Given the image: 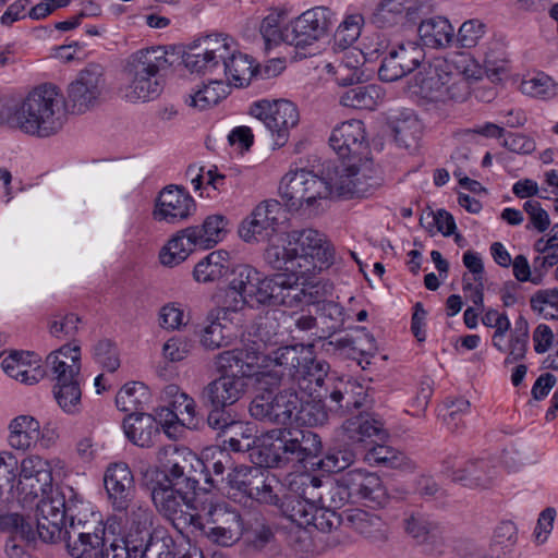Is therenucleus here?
Returning <instances> with one entry per match:
<instances>
[{
	"label": "nucleus",
	"instance_id": "obj_26",
	"mask_svg": "<svg viewBox=\"0 0 558 558\" xmlns=\"http://www.w3.org/2000/svg\"><path fill=\"white\" fill-rule=\"evenodd\" d=\"M53 381L81 379L82 352L75 342L51 351L45 360Z\"/></svg>",
	"mask_w": 558,
	"mask_h": 558
},
{
	"label": "nucleus",
	"instance_id": "obj_23",
	"mask_svg": "<svg viewBox=\"0 0 558 558\" xmlns=\"http://www.w3.org/2000/svg\"><path fill=\"white\" fill-rule=\"evenodd\" d=\"M347 475L353 502H364L378 507H383L387 504L389 495L383 480L377 473L364 469H354L348 471Z\"/></svg>",
	"mask_w": 558,
	"mask_h": 558
},
{
	"label": "nucleus",
	"instance_id": "obj_1",
	"mask_svg": "<svg viewBox=\"0 0 558 558\" xmlns=\"http://www.w3.org/2000/svg\"><path fill=\"white\" fill-rule=\"evenodd\" d=\"M264 257L281 272L267 277L248 265H240L250 307L315 304L332 295V283L319 275L332 265L333 248L318 230H291L270 242Z\"/></svg>",
	"mask_w": 558,
	"mask_h": 558
},
{
	"label": "nucleus",
	"instance_id": "obj_5",
	"mask_svg": "<svg viewBox=\"0 0 558 558\" xmlns=\"http://www.w3.org/2000/svg\"><path fill=\"white\" fill-rule=\"evenodd\" d=\"M279 196L289 213L311 218L325 209L331 198L330 185L313 171L290 170L281 178Z\"/></svg>",
	"mask_w": 558,
	"mask_h": 558
},
{
	"label": "nucleus",
	"instance_id": "obj_57",
	"mask_svg": "<svg viewBox=\"0 0 558 558\" xmlns=\"http://www.w3.org/2000/svg\"><path fill=\"white\" fill-rule=\"evenodd\" d=\"M20 461L11 451H0V502L5 500L17 478Z\"/></svg>",
	"mask_w": 558,
	"mask_h": 558
},
{
	"label": "nucleus",
	"instance_id": "obj_10",
	"mask_svg": "<svg viewBox=\"0 0 558 558\" xmlns=\"http://www.w3.org/2000/svg\"><path fill=\"white\" fill-rule=\"evenodd\" d=\"M65 475L66 464L59 458L46 459L37 453L24 457L19 463L16 478L20 500L25 505H34L38 497L53 487L54 476Z\"/></svg>",
	"mask_w": 558,
	"mask_h": 558
},
{
	"label": "nucleus",
	"instance_id": "obj_20",
	"mask_svg": "<svg viewBox=\"0 0 558 558\" xmlns=\"http://www.w3.org/2000/svg\"><path fill=\"white\" fill-rule=\"evenodd\" d=\"M34 504L39 537L45 542H56L61 538L69 505L63 493L51 487Z\"/></svg>",
	"mask_w": 558,
	"mask_h": 558
},
{
	"label": "nucleus",
	"instance_id": "obj_53",
	"mask_svg": "<svg viewBox=\"0 0 558 558\" xmlns=\"http://www.w3.org/2000/svg\"><path fill=\"white\" fill-rule=\"evenodd\" d=\"M487 33V25L480 19H470L464 21L454 35L459 47L471 49L481 45Z\"/></svg>",
	"mask_w": 558,
	"mask_h": 558
},
{
	"label": "nucleus",
	"instance_id": "obj_64",
	"mask_svg": "<svg viewBox=\"0 0 558 558\" xmlns=\"http://www.w3.org/2000/svg\"><path fill=\"white\" fill-rule=\"evenodd\" d=\"M531 307L546 318H558V289L535 293L531 298Z\"/></svg>",
	"mask_w": 558,
	"mask_h": 558
},
{
	"label": "nucleus",
	"instance_id": "obj_7",
	"mask_svg": "<svg viewBox=\"0 0 558 558\" xmlns=\"http://www.w3.org/2000/svg\"><path fill=\"white\" fill-rule=\"evenodd\" d=\"M300 481L301 474L290 483V493L284 496L280 508L291 522L304 529L299 536L300 547L302 554H308L312 551V544L305 529L313 526L318 531L329 532L338 523V517L333 511L319 509L316 498L303 496Z\"/></svg>",
	"mask_w": 558,
	"mask_h": 558
},
{
	"label": "nucleus",
	"instance_id": "obj_41",
	"mask_svg": "<svg viewBox=\"0 0 558 558\" xmlns=\"http://www.w3.org/2000/svg\"><path fill=\"white\" fill-rule=\"evenodd\" d=\"M123 430L130 441L140 447H149L158 435V423L147 413H132L123 421Z\"/></svg>",
	"mask_w": 558,
	"mask_h": 558
},
{
	"label": "nucleus",
	"instance_id": "obj_39",
	"mask_svg": "<svg viewBox=\"0 0 558 558\" xmlns=\"http://www.w3.org/2000/svg\"><path fill=\"white\" fill-rule=\"evenodd\" d=\"M196 248L198 240L191 227L179 231L159 253L160 263L167 267H174L183 263Z\"/></svg>",
	"mask_w": 558,
	"mask_h": 558
},
{
	"label": "nucleus",
	"instance_id": "obj_12",
	"mask_svg": "<svg viewBox=\"0 0 558 558\" xmlns=\"http://www.w3.org/2000/svg\"><path fill=\"white\" fill-rule=\"evenodd\" d=\"M114 511L123 513L124 539L133 549L134 556L148 549H165L167 547L165 538L154 536L155 514L146 501L134 498L126 501L125 507L114 509Z\"/></svg>",
	"mask_w": 558,
	"mask_h": 558
},
{
	"label": "nucleus",
	"instance_id": "obj_27",
	"mask_svg": "<svg viewBox=\"0 0 558 558\" xmlns=\"http://www.w3.org/2000/svg\"><path fill=\"white\" fill-rule=\"evenodd\" d=\"M331 148L341 157H356L366 148L364 124L360 120H349L336 126L329 138Z\"/></svg>",
	"mask_w": 558,
	"mask_h": 558
},
{
	"label": "nucleus",
	"instance_id": "obj_2",
	"mask_svg": "<svg viewBox=\"0 0 558 558\" xmlns=\"http://www.w3.org/2000/svg\"><path fill=\"white\" fill-rule=\"evenodd\" d=\"M185 68L214 78L189 93L187 107L204 111L217 106L229 94V86L250 84L255 72L252 59L239 51L231 38L215 34L190 44L182 56Z\"/></svg>",
	"mask_w": 558,
	"mask_h": 558
},
{
	"label": "nucleus",
	"instance_id": "obj_29",
	"mask_svg": "<svg viewBox=\"0 0 558 558\" xmlns=\"http://www.w3.org/2000/svg\"><path fill=\"white\" fill-rule=\"evenodd\" d=\"M170 65L163 46H151L134 51L125 61L124 73L158 77V73Z\"/></svg>",
	"mask_w": 558,
	"mask_h": 558
},
{
	"label": "nucleus",
	"instance_id": "obj_14",
	"mask_svg": "<svg viewBox=\"0 0 558 558\" xmlns=\"http://www.w3.org/2000/svg\"><path fill=\"white\" fill-rule=\"evenodd\" d=\"M248 114L268 130L275 148L283 147L288 143L291 130L300 121L298 107L286 99L255 101L250 106Z\"/></svg>",
	"mask_w": 558,
	"mask_h": 558
},
{
	"label": "nucleus",
	"instance_id": "obj_43",
	"mask_svg": "<svg viewBox=\"0 0 558 558\" xmlns=\"http://www.w3.org/2000/svg\"><path fill=\"white\" fill-rule=\"evenodd\" d=\"M483 66L485 73L493 80L499 78L500 74L507 71L508 57L506 46L499 38L492 37L481 44Z\"/></svg>",
	"mask_w": 558,
	"mask_h": 558
},
{
	"label": "nucleus",
	"instance_id": "obj_30",
	"mask_svg": "<svg viewBox=\"0 0 558 558\" xmlns=\"http://www.w3.org/2000/svg\"><path fill=\"white\" fill-rule=\"evenodd\" d=\"M365 62V53L361 49L352 47L344 52L339 62L328 63L325 69L339 86H349L362 82L366 76Z\"/></svg>",
	"mask_w": 558,
	"mask_h": 558
},
{
	"label": "nucleus",
	"instance_id": "obj_47",
	"mask_svg": "<svg viewBox=\"0 0 558 558\" xmlns=\"http://www.w3.org/2000/svg\"><path fill=\"white\" fill-rule=\"evenodd\" d=\"M389 125L396 140L409 146L421 133V123L412 110L405 109L389 117Z\"/></svg>",
	"mask_w": 558,
	"mask_h": 558
},
{
	"label": "nucleus",
	"instance_id": "obj_58",
	"mask_svg": "<svg viewBox=\"0 0 558 558\" xmlns=\"http://www.w3.org/2000/svg\"><path fill=\"white\" fill-rule=\"evenodd\" d=\"M282 14L277 11H272L267 14L260 22L259 33L264 39L266 49H269L279 44H284L286 26L281 27Z\"/></svg>",
	"mask_w": 558,
	"mask_h": 558
},
{
	"label": "nucleus",
	"instance_id": "obj_24",
	"mask_svg": "<svg viewBox=\"0 0 558 558\" xmlns=\"http://www.w3.org/2000/svg\"><path fill=\"white\" fill-rule=\"evenodd\" d=\"M233 317H227L221 310H210L196 332L199 345L205 351H216L228 347L232 340Z\"/></svg>",
	"mask_w": 558,
	"mask_h": 558
},
{
	"label": "nucleus",
	"instance_id": "obj_3",
	"mask_svg": "<svg viewBox=\"0 0 558 558\" xmlns=\"http://www.w3.org/2000/svg\"><path fill=\"white\" fill-rule=\"evenodd\" d=\"M65 120L63 96L51 84L36 86L19 101H0V122L28 135L49 137L63 128Z\"/></svg>",
	"mask_w": 558,
	"mask_h": 558
},
{
	"label": "nucleus",
	"instance_id": "obj_9",
	"mask_svg": "<svg viewBox=\"0 0 558 558\" xmlns=\"http://www.w3.org/2000/svg\"><path fill=\"white\" fill-rule=\"evenodd\" d=\"M415 93L437 107L464 101L470 87L460 74H452L450 65L444 61L425 66L415 75Z\"/></svg>",
	"mask_w": 558,
	"mask_h": 558
},
{
	"label": "nucleus",
	"instance_id": "obj_60",
	"mask_svg": "<svg viewBox=\"0 0 558 558\" xmlns=\"http://www.w3.org/2000/svg\"><path fill=\"white\" fill-rule=\"evenodd\" d=\"M93 353L96 362L107 372L114 373L121 365L119 350L116 344L108 339L96 342Z\"/></svg>",
	"mask_w": 558,
	"mask_h": 558
},
{
	"label": "nucleus",
	"instance_id": "obj_19",
	"mask_svg": "<svg viewBox=\"0 0 558 558\" xmlns=\"http://www.w3.org/2000/svg\"><path fill=\"white\" fill-rule=\"evenodd\" d=\"M347 473L336 480L325 481L310 474H301L300 487L303 496L317 499L319 509L333 511L348 504H354Z\"/></svg>",
	"mask_w": 558,
	"mask_h": 558
},
{
	"label": "nucleus",
	"instance_id": "obj_16",
	"mask_svg": "<svg viewBox=\"0 0 558 558\" xmlns=\"http://www.w3.org/2000/svg\"><path fill=\"white\" fill-rule=\"evenodd\" d=\"M105 89V69L100 64L89 63L69 84L68 105L73 112H87L99 105Z\"/></svg>",
	"mask_w": 558,
	"mask_h": 558
},
{
	"label": "nucleus",
	"instance_id": "obj_42",
	"mask_svg": "<svg viewBox=\"0 0 558 558\" xmlns=\"http://www.w3.org/2000/svg\"><path fill=\"white\" fill-rule=\"evenodd\" d=\"M229 220L221 214L207 216L201 225L192 226V230L197 236L198 248L209 250L222 242L229 230Z\"/></svg>",
	"mask_w": 558,
	"mask_h": 558
},
{
	"label": "nucleus",
	"instance_id": "obj_35",
	"mask_svg": "<svg viewBox=\"0 0 558 558\" xmlns=\"http://www.w3.org/2000/svg\"><path fill=\"white\" fill-rule=\"evenodd\" d=\"M125 84L121 87L122 97L130 104H145L159 97L162 84L159 77L124 73Z\"/></svg>",
	"mask_w": 558,
	"mask_h": 558
},
{
	"label": "nucleus",
	"instance_id": "obj_36",
	"mask_svg": "<svg viewBox=\"0 0 558 558\" xmlns=\"http://www.w3.org/2000/svg\"><path fill=\"white\" fill-rule=\"evenodd\" d=\"M417 34L422 44L433 49H446L454 41V28L448 19L432 16L421 21Z\"/></svg>",
	"mask_w": 558,
	"mask_h": 558
},
{
	"label": "nucleus",
	"instance_id": "obj_56",
	"mask_svg": "<svg viewBox=\"0 0 558 558\" xmlns=\"http://www.w3.org/2000/svg\"><path fill=\"white\" fill-rule=\"evenodd\" d=\"M498 477L497 465L488 460H471L470 488L489 489Z\"/></svg>",
	"mask_w": 558,
	"mask_h": 558
},
{
	"label": "nucleus",
	"instance_id": "obj_13",
	"mask_svg": "<svg viewBox=\"0 0 558 558\" xmlns=\"http://www.w3.org/2000/svg\"><path fill=\"white\" fill-rule=\"evenodd\" d=\"M326 180L331 197H362L380 185V178L369 160H359V163L341 161Z\"/></svg>",
	"mask_w": 558,
	"mask_h": 558
},
{
	"label": "nucleus",
	"instance_id": "obj_61",
	"mask_svg": "<svg viewBox=\"0 0 558 558\" xmlns=\"http://www.w3.org/2000/svg\"><path fill=\"white\" fill-rule=\"evenodd\" d=\"M145 386L141 383L125 384L117 393L116 404L123 412L136 410L146 396Z\"/></svg>",
	"mask_w": 558,
	"mask_h": 558
},
{
	"label": "nucleus",
	"instance_id": "obj_38",
	"mask_svg": "<svg viewBox=\"0 0 558 558\" xmlns=\"http://www.w3.org/2000/svg\"><path fill=\"white\" fill-rule=\"evenodd\" d=\"M421 8L418 0H383L374 13V21L380 27H390L412 20Z\"/></svg>",
	"mask_w": 558,
	"mask_h": 558
},
{
	"label": "nucleus",
	"instance_id": "obj_4",
	"mask_svg": "<svg viewBox=\"0 0 558 558\" xmlns=\"http://www.w3.org/2000/svg\"><path fill=\"white\" fill-rule=\"evenodd\" d=\"M322 441L315 433L300 429H272L257 438L254 452L257 463L266 468H277L289 461L303 462L317 457Z\"/></svg>",
	"mask_w": 558,
	"mask_h": 558
},
{
	"label": "nucleus",
	"instance_id": "obj_17",
	"mask_svg": "<svg viewBox=\"0 0 558 558\" xmlns=\"http://www.w3.org/2000/svg\"><path fill=\"white\" fill-rule=\"evenodd\" d=\"M157 468L162 474L160 480H168L170 483L196 486L198 480L195 477L204 468L205 463L191 450L174 445L160 449L157 453Z\"/></svg>",
	"mask_w": 558,
	"mask_h": 558
},
{
	"label": "nucleus",
	"instance_id": "obj_32",
	"mask_svg": "<svg viewBox=\"0 0 558 558\" xmlns=\"http://www.w3.org/2000/svg\"><path fill=\"white\" fill-rule=\"evenodd\" d=\"M351 529L373 545H384L390 538L389 525L377 514L355 509L348 513Z\"/></svg>",
	"mask_w": 558,
	"mask_h": 558
},
{
	"label": "nucleus",
	"instance_id": "obj_63",
	"mask_svg": "<svg viewBox=\"0 0 558 558\" xmlns=\"http://www.w3.org/2000/svg\"><path fill=\"white\" fill-rule=\"evenodd\" d=\"M0 530L11 533L12 537L23 541L34 539L35 532L32 525L19 513H4L0 515Z\"/></svg>",
	"mask_w": 558,
	"mask_h": 558
},
{
	"label": "nucleus",
	"instance_id": "obj_6",
	"mask_svg": "<svg viewBox=\"0 0 558 558\" xmlns=\"http://www.w3.org/2000/svg\"><path fill=\"white\" fill-rule=\"evenodd\" d=\"M199 511L192 526L197 527L211 543L232 546L244 532L240 512L222 499L204 492L199 498Z\"/></svg>",
	"mask_w": 558,
	"mask_h": 558
},
{
	"label": "nucleus",
	"instance_id": "obj_33",
	"mask_svg": "<svg viewBox=\"0 0 558 558\" xmlns=\"http://www.w3.org/2000/svg\"><path fill=\"white\" fill-rule=\"evenodd\" d=\"M271 366L269 369L279 374V380L288 376L294 380L300 374L302 365L311 363L312 349L302 344L280 348L274 352L270 357Z\"/></svg>",
	"mask_w": 558,
	"mask_h": 558
},
{
	"label": "nucleus",
	"instance_id": "obj_48",
	"mask_svg": "<svg viewBox=\"0 0 558 558\" xmlns=\"http://www.w3.org/2000/svg\"><path fill=\"white\" fill-rule=\"evenodd\" d=\"M328 365L325 362L315 361L312 356L311 363L302 365L300 374L294 378L299 388L308 395H319V388H322L325 378L327 376Z\"/></svg>",
	"mask_w": 558,
	"mask_h": 558
},
{
	"label": "nucleus",
	"instance_id": "obj_21",
	"mask_svg": "<svg viewBox=\"0 0 558 558\" xmlns=\"http://www.w3.org/2000/svg\"><path fill=\"white\" fill-rule=\"evenodd\" d=\"M195 208L193 197L183 187L168 185L159 192L155 201L153 218L161 223L177 225L189 219Z\"/></svg>",
	"mask_w": 558,
	"mask_h": 558
},
{
	"label": "nucleus",
	"instance_id": "obj_55",
	"mask_svg": "<svg viewBox=\"0 0 558 558\" xmlns=\"http://www.w3.org/2000/svg\"><path fill=\"white\" fill-rule=\"evenodd\" d=\"M300 408L299 396L291 390H284L276 395L272 423L287 424L296 418Z\"/></svg>",
	"mask_w": 558,
	"mask_h": 558
},
{
	"label": "nucleus",
	"instance_id": "obj_28",
	"mask_svg": "<svg viewBox=\"0 0 558 558\" xmlns=\"http://www.w3.org/2000/svg\"><path fill=\"white\" fill-rule=\"evenodd\" d=\"M1 366L10 377L25 385L37 384L45 375L40 357L28 351H11Z\"/></svg>",
	"mask_w": 558,
	"mask_h": 558
},
{
	"label": "nucleus",
	"instance_id": "obj_50",
	"mask_svg": "<svg viewBox=\"0 0 558 558\" xmlns=\"http://www.w3.org/2000/svg\"><path fill=\"white\" fill-rule=\"evenodd\" d=\"M80 325L81 318L75 313L59 312L48 318L47 330L52 338L65 340L76 336Z\"/></svg>",
	"mask_w": 558,
	"mask_h": 558
},
{
	"label": "nucleus",
	"instance_id": "obj_51",
	"mask_svg": "<svg viewBox=\"0 0 558 558\" xmlns=\"http://www.w3.org/2000/svg\"><path fill=\"white\" fill-rule=\"evenodd\" d=\"M276 385L263 383L262 386L256 385V396L251 402L250 413L259 421H274L275 400L271 388Z\"/></svg>",
	"mask_w": 558,
	"mask_h": 558
},
{
	"label": "nucleus",
	"instance_id": "obj_52",
	"mask_svg": "<svg viewBox=\"0 0 558 558\" xmlns=\"http://www.w3.org/2000/svg\"><path fill=\"white\" fill-rule=\"evenodd\" d=\"M228 440L225 442L234 451H246L257 444L255 427L251 424L233 422L228 425Z\"/></svg>",
	"mask_w": 558,
	"mask_h": 558
},
{
	"label": "nucleus",
	"instance_id": "obj_11",
	"mask_svg": "<svg viewBox=\"0 0 558 558\" xmlns=\"http://www.w3.org/2000/svg\"><path fill=\"white\" fill-rule=\"evenodd\" d=\"M214 365L217 372L234 373L236 371L244 380L252 378L258 386L264 381L271 385L279 384V374L269 369L270 357L265 355L254 342L218 353L214 357Z\"/></svg>",
	"mask_w": 558,
	"mask_h": 558
},
{
	"label": "nucleus",
	"instance_id": "obj_46",
	"mask_svg": "<svg viewBox=\"0 0 558 558\" xmlns=\"http://www.w3.org/2000/svg\"><path fill=\"white\" fill-rule=\"evenodd\" d=\"M232 271L233 278L225 290L221 304L213 308L226 312L227 317H232V314L242 311L245 306H248V298L244 288L240 266L232 269Z\"/></svg>",
	"mask_w": 558,
	"mask_h": 558
},
{
	"label": "nucleus",
	"instance_id": "obj_62",
	"mask_svg": "<svg viewBox=\"0 0 558 558\" xmlns=\"http://www.w3.org/2000/svg\"><path fill=\"white\" fill-rule=\"evenodd\" d=\"M363 23L364 19L360 14L345 17L336 31V44L343 49L351 46L360 37Z\"/></svg>",
	"mask_w": 558,
	"mask_h": 558
},
{
	"label": "nucleus",
	"instance_id": "obj_34",
	"mask_svg": "<svg viewBox=\"0 0 558 558\" xmlns=\"http://www.w3.org/2000/svg\"><path fill=\"white\" fill-rule=\"evenodd\" d=\"M529 327L525 320L515 323L508 333L492 337L493 347L506 354L505 364H513L524 359L527 349Z\"/></svg>",
	"mask_w": 558,
	"mask_h": 558
},
{
	"label": "nucleus",
	"instance_id": "obj_8",
	"mask_svg": "<svg viewBox=\"0 0 558 558\" xmlns=\"http://www.w3.org/2000/svg\"><path fill=\"white\" fill-rule=\"evenodd\" d=\"M195 488L168 480H156L153 485L150 496L157 511L180 532L197 519L203 493L197 494Z\"/></svg>",
	"mask_w": 558,
	"mask_h": 558
},
{
	"label": "nucleus",
	"instance_id": "obj_15",
	"mask_svg": "<svg viewBox=\"0 0 558 558\" xmlns=\"http://www.w3.org/2000/svg\"><path fill=\"white\" fill-rule=\"evenodd\" d=\"M335 13L330 8H311L286 25L284 44L305 50L320 40L333 24Z\"/></svg>",
	"mask_w": 558,
	"mask_h": 558
},
{
	"label": "nucleus",
	"instance_id": "obj_22",
	"mask_svg": "<svg viewBox=\"0 0 558 558\" xmlns=\"http://www.w3.org/2000/svg\"><path fill=\"white\" fill-rule=\"evenodd\" d=\"M219 376L203 389V398L216 410L236 403L246 392L247 383L235 373L217 372Z\"/></svg>",
	"mask_w": 558,
	"mask_h": 558
},
{
	"label": "nucleus",
	"instance_id": "obj_49",
	"mask_svg": "<svg viewBox=\"0 0 558 558\" xmlns=\"http://www.w3.org/2000/svg\"><path fill=\"white\" fill-rule=\"evenodd\" d=\"M53 395L66 413H76L81 407V379L54 381Z\"/></svg>",
	"mask_w": 558,
	"mask_h": 558
},
{
	"label": "nucleus",
	"instance_id": "obj_59",
	"mask_svg": "<svg viewBox=\"0 0 558 558\" xmlns=\"http://www.w3.org/2000/svg\"><path fill=\"white\" fill-rule=\"evenodd\" d=\"M520 89L523 94L537 98H551L557 94L556 83L544 74L523 80Z\"/></svg>",
	"mask_w": 558,
	"mask_h": 558
},
{
	"label": "nucleus",
	"instance_id": "obj_37",
	"mask_svg": "<svg viewBox=\"0 0 558 558\" xmlns=\"http://www.w3.org/2000/svg\"><path fill=\"white\" fill-rule=\"evenodd\" d=\"M230 270L229 252L217 250L210 252L194 266L192 277L197 283L210 284L227 277Z\"/></svg>",
	"mask_w": 558,
	"mask_h": 558
},
{
	"label": "nucleus",
	"instance_id": "obj_31",
	"mask_svg": "<svg viewBox=\"0 0 558 558\" xmlns=\"http://www.w3.org/2000/svg\"><path fill=\"white\" fill-rule=\"evenodd\" d=\"M342 436L351 444L383 440L386 437L384 423L369 413L351 416L341 425Z\"/></svg>",
	"mask_w": 558,
	"mask_h": 558
},
{
	"label": "nucleus",
	"instance_id": "obj_45",
	"mask_svg": "<svg viewBox=\"0 0 558 558\" xmlns=\"http://www.w3.org/2000/svg\"><path fill=\"white\" fill-rule=\"evenodd\" d=\"M383 100V92L379 86L365 85L355 86L344 92L339 99L343 107L374 110Z\"/></svg>",
	"mask_w": 558,
	"mask_h": 558
},
{
	"label": "nucleus",
	"instance_id": "obj_18",
	"mask_svg": "<svg viewBox=\"0 0 558 558\" xmlns=\"http://www.w3.org/2000/svg\"><path fill=\"white\" fill-rule=\"evenodd\" d=\"M282 213L281 204L274 199L260 202L239 225L238 234L242 241L248 244L259 243L268 240L277 241L288 232L279 234L276 239L271 235L280 223Z\"/></svg>",
	"mask_w": 558,
	"mask_h": 558
},
{
	"label": "nucleus",
	"instance_id": "obj_40",
	"mask_svg": "<svg viewBox=\"0 0 558 558\" xmlns=\"http://www.w3.org/2000/svg\"><path fill=\"white\" fill-rule=\"evenodd\" d=\"M8 441L11 448L27 451L37 446L39 422L26 414L14 417L9 424Z\"/></svg>",
	"mask_w": 558,
	"mask_h": 558
},
{
	"label": "nucleus",
	"instance_id": "obj_44",
	"mask_svg": "<svg viewBox=\"0 0 558 558\" xmlns=\"http://www.w3.org/2000/svg\"><path fill=\"white\" fill-rule=\"evenodd\" d=\"M68 548L74 558H104L107 537L100 534L88 535L72 532V539H68Z\"/></svg>",
	"mask_w": 558,
	"mask_h": 558
},
{
	"label": "nucleus",
	"instance_id": "obj_54",
	"mask_svg": "<svg viewBox=\"0 0 558 558\" xmlns=\"http://www.w3.org/2000/svg\"><path fill=\"white\" fill-rule=\"evenodd\" d=\"M404 530L418 543H427L438 534V524L420 513H412L404 520Z\"/></svg>",
	"mask_w": 558,
	"mask_h": 558
},
{
	"label": "nucleus",
	"instance_id": "obj_25",
	"mask_svg": "<svg viewBox=\"0 0 558 558\" xmlns=\"http://www.w3.org/2000/svg\"><path fill=\"white\" fill-rule=\"evenodd\" d=\"M105 488L113 509H121L136 498L134 476L128 464L111 463L104 476Z\"/></svg>",
	"mask_w": 558,
	"mask_h": 558
}]
</instances>
